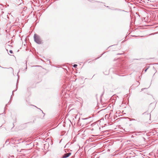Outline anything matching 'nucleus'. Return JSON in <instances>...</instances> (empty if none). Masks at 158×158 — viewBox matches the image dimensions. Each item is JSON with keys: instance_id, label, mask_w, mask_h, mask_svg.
<instances>
[{"instance_id": "nucleus-6", "label": "nucleus", "mask_w": 158, "mask_h": 158, "mask_svg": "<svg viewBox=\"0 0 158 158\" xmlns=\"http://www.w3.org/2000/svg\"><path fill=\"white\" fill-rule=\"evenodd\" d=\"M148 69V68H147V69H146V70H145V72H146L147 71V70Z\"/></svg>"}, {"instance_id": "nucleus-7", "label": "nucleus", "mask_w": 158, "mask_h": 158, "mask_svg": "<svg viewBox=\"0 0 158 158\" xmlns=\"http://www.w3.org/2000/svg\"><path fill=\"white\" fill-rule=\"evenodd\" d=\"M146 113H144V115H146Z\"/></svg>"}, {"instance_id": "nucleus-4", "label": "nucleus", "mask_w": 158, "mask_h": 158, "mask_svg": "<svg viewBox=\"0 0 158 158\" xmlns=\"http://www.w3.org/2000/svg\"><path fill=\"white\" fill-rule=\"evenodd\" d=\"M9 52H10V53H11V54H12V53H13V51H12V50H10V51H9Z\"/></svg>"}, {"instance_id": "nucleus-5", "label": "nucleus", "mask_w": 158, "mask_h": 158, "mask_svg": "<svg viewBox=\"0 0 158 158\" xmlns=\"http://www.w3.org/2000/svg\"><path fill=\"white\" fill-rule=\"evenodd\" d=\"M77 66V64H75L73 65L74 67H76Z\"/></svg>"}, {"instance_id": "nucleus-2", "label": "nucleus", "mask_w": 158, "mask_h": 158, "mask_svg": "<svg viewBox=\"0 0 158 158\" xmlns=\"http://www.w3.org/2000/svg\"><path fill=\"white\" fill-rule=\"evenodd\" d=\"M71 155V153H66L64 154L63 156V158H66L68 157Z\"/></svg>"}, {"instance_id": "nucleus-3", "label": "nucleus", "mask_w": 158, "mask_h": 158, "mask_svg": "<svg viewBox=\"0 0 158 158\" xmlns=\"http://www.w3.org/2000/svg\"><path fill=\"white\" fill-rule=\"evenodd\" d=\"M147 116L148 117V118L150 117V114H147Z\"/></svg>"}, {"instance_id": "nucleus-1", "label": "nucleus", "mask_w": 158, "mask_h": 158, "mask_svg": "<svg viewBox=\"0 0 158 158\" xmlns=\"http://www.w3.org/2000/svg\"><path fill=\"white\" fill-rule=\"evenodd\" d=\"M34 39L35 41L38 44L41 43L42 41L40 37L37 35L35 34L34 35Z\"/></svg>"}]
</instances>
